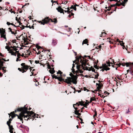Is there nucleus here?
<instances>
[{
    "label": "nucleus",
    "mask_w": 133,
    "mask_h": 133,
    "mask_svg": "<svg viewBox=\"0 0 133 133\" xmlns=\"http://www.w3.org/2000/svg\"><path fill=\"white\" fill-rule=\"evenodd\" d=\"M90 58L89 56H85L84 58H79L78 59V61L79 62V64H77V70L76 71H75V69H74L75 64H73L71 69L72 72L74 74H75V72H76L77 74V73H82L83 71L85 70H92V71H95V70L92 68L91 69L87 66H85L86 65H88V59Z\"/></svg>",
    "instance_id": "obj_1"
},
{
    "label": "nucleus",
    "mask_w": 133,
    "mask_h": 133,
    "mask_svg": "<svg viewBox=\"0 0 133 133\" xmlns=\"http://www.w3.org/2000/svg\"><path fill=\"white\" fill-rule=\"evenodd\" d=\"M27 108H21L19 110L22 111V112L19 115H15L14 112H11L10 114L12 118L15 117V115H16L18 117V118L21 120H22L23 118H24L25 120H28L30 119L34 118V116L33 112L32 111L29 112L27 111Z\"/></svg>",
    "instance_id": "obj_2"
},
{
    "label": "nucleus",
    "mask_w": 133,
    "mask_h": 133,
    "mask_svg": "<svg viewBox=\"0 0 133 133\" xmlns=\"http://www.w3.org/2000/svg\"><path fill=\"white\" fill-rule=\"evenodd\" d=\"M5 49L8 50L9 53H11V55L15 56L17 55V58L19 59L20 58L21 54L19 53V51L18 50V49L16 47L11 46L10 47L8 46H5Z\"/></svg>",
    "instance_id": "obj_3"
},
{
    "label": "nucleus",
    "mask_w": 133,
    "mask_h": 133,
    "mask_svg": "<svg viewBox=\"0 0 133 133\" xmlns=\"http://www.w3.org/2000/svg\"><path fill=\"white\" fill-rule=\"evenodd\" d=\"M63 81L68 84H71V83L75 84L77 83L76 80L77 77L76 76L73 75L70 77H67L65 79L64 78V76H65V75H63Z\"/></svg>",
    "instance_id": "obj_4"
},
{
    "label": "nucleus",
    "mask_w": 133,
    "mask_h": 133,
    "mask_svg": "<svg viewBox=\"0 0 133 133\" xmlns=\"http://www.w3.org/2000/svg\"><path fill=\"white\" fill-rule=\"evenodd\" d=\"M57 74H58L57 76L55 75H52V78L57 79L60 82L63 81V76L62 72L61 71L59 70L57 72Z\"/></svg>",
    "instance_id": "obj_5"
},
{
    "label": "nucleus",
    "mask_w": 133,
    "mask_h": 133,
    "mask_svg": "<svg viewBox=\"0 0 133 133\" xmlns=\"http://www.w3.org/2000/svg\"><path fill=\"white\" fill-rule=\"evenodd\" d=\"M21 65L22 66L21 68H18V70L22 73L26 72L28 68L30 69V66H29L25 65V63H23L21 64Z\"/></svg>",
    "instance_id": "obj_6"
},
{
    "label": "nucleus",
    "mask_w": 133,
    "mask_h": 133,
    "mask_svg": "<svg viewBox=\"0 0 133 133\" xmlns=\"http://www.w3.org/2000/svg\"><path fill=\"white\" fill-rule=\"evenodd\" d=\"M107 65L106 64H103L102 65V66L103 69L102 70H103V71L104 70L106 71L109 70L110 69L108 66H110V64H113V63L111 62L110 63L109 61L108 62L107 61Z\"/></svg>",
    "instance_id": "obj_7"
},
{
    "label": "nucleus",
    "mask_w": 133,
    "mask_h": 133,
    "mask_svg": "<svg viewBox=\"0 0 133 133\" xmlns=\"http://www.w3.org/2000/svg\"><path fill=\"white\" fill-rule=\"evenodd\" d=\"M0 34H1V37L3 38L6 41V33H5V30L3 28L0 29Z\"/></svg>",
    "instance_id": "obj_8"
},
{
    "label": "nucleus",
    "mask_w": 133,
    "mask_h": 133,
    "mask_svg": "<svg viewBox=\"0 0 133 133\" xmlns=\"http://www.w3.org/2000/svg\"><path fill=\"white\" fill-rule=\"evenodd\" d=\"M84 103V102L82 101L79 102H78L76 104V106H79V105H81L84 106V107L87 108V107L86 106H87L88 105V103L87 102H85Z\"/></svg>",
    "instance_id": "obj_9"
},
{
    "label": "nucleus",
    "mask_w": 133,
    "mask_h": 133,
    "mask_svg": "<svg viewBox=\"0 0 133 133\" xmlns=\"http://www.w3.org/2000/svg\"><path fill=\"white\" fill-rule=\"evenodd\" d=\"M49 19L48 18H47V17H46L44 19L42 20V21H38V22L39 23H40L41 24L44 25L45 24L48 23V21Z\"/></svg>",
    "instance_id": "obj_10"
},
{
    "label": "nucleus",
    "mask_w": 133,
    "mask_h": 133,
    "mask_svg": "<svg viewBox=\"0 0 133 133\" xmlns=\"http://www.w3.org/2000/svg\"><path fill=\"white\" fill-rule=\"evenodd\" d=\"M3 60H4V61H6V60L5 59L2 58V59H1L0 58V70H1L3 69V67L2 66H3Z\"/></svg>",
    "instance_id": "obj_11"
},
{
    "label": "nucleus",
    "mask_w": 133,
    "mask_h": 133,
    "mask_svg": "<svg viewBox=\"0 0 133 133\" xmlns=\"http://www.w3.org/2000/svg\"><path fill=\"white\" fill-rule=\"evenodd\" d=\"M8 30L9 31L11 32V33L12 34L15 35V34H16L17 33L16 30L14 29H12L10 28H9Z\"/></svg>",
    "instance_id": "obj_12"
},
{
    "label": "nucleus",
    "mask_w": 133,
    "mask_h": 133,
    "mask_svg": "<svg viewBox=\"0 0 133 133\" xmlns=\"http://www.w3.org/2000/svg\"><path fill=\"white\" fill-rule=\"evenodd\" d=\"M77 106H76V104H74L73 105V107L75 108V113L76 114L78 115H80V113H79V111L77 110V109L78 108L77 107Z\"/></svg>",
    "instance_id": "obj_13"
},
{
    "label": "nucleus",
    "mask_w": 133,
    "mask_h": 133,
    "mask_svg": "<svg viewBox=\"0 0 133 133\" xmlns=\"http://www.w3.org/2000/svg\"><path fill=\"white\" fill-rule=\"evenodd\" d=\"M56 9L57 10L58 12H60V13H63V14H64V10L61 6H59Z\"/></svg>",
    "instance_id": "obj_14"
},
{
    "label": "nucleus",
    "mask_w": 133,
    "mask_h": 133,
    "mask_svg": "<svg viewBox=\"0 0 133 133\" xmlns=\"http://www.w3.org/2000/svg\"><path fill=\"white\" fill-rule=\"evenodd\" d=\"M110 1H117L118 3L120 2V3H117V5L118 6H119L121 5H122L124 6V4L123 3L121 2V0H110ZM121 1H122V0H121Z\"/></svg>",
    "instance_id": "obj_15"
},
{
    "label": "nucleus",
    "mask_w": 133,
    "mask_h": 133,
    "mask_svg": "<svg viewBox=\"0 0 133 133\" xmlns=\"http://www.w3.org/2000/svg\"><path fill=\"white\" fill-rule=\"evenodd\" d=\"M71 9L72 8L71 7H68V10H69V11H68V14H70V13H71V14H69V15L68 16V17H70L71 16H73L74 15V14L72 13V11H73V10H71Z\"/></svg>",
    "instance_id": "obj_16"
},
{
    "label": "nucleus",
    "mask_w": 133,
    "mask_h": 133,
    "mask_svg": "<svg viewBox=\"0 0 133 133\" xmlns=\"http://www.w3.org/2000/svg\"><path fill=\"white\" fill-rule=\"evenodd\" d=\"M47 18H48V19H49L48 21V23L50 21H51L52 22H54L55 23H56L57 22V20L56 18H54L52 20L51 19L49 18V17H47Z\"/></svg>",
    "instance_id": "obj_17"
},
{
    "label": "nucleus",
    "mask_w": 133,
    "mask_h": 133,
    "mask_svg": "<svg viewBox=\"0 0 133 133\" xmlns=\"http://www.w3.org/2000/svg\"><path fill=\"white\" fill-rule=\"evenodd\" d=\"M127 67H132L133 66V63H131L130 62L126 63H125Z\"/></svg>",
    "instance_id": "obj_18"
},
{
    "label": "nucleus",
    "mask_w": 133,
    "mask_h": 133,
    "mask_svg": "<svg viewBox=\"0 0 133 133\" xmlns=\"http://www.w3.org/2000/svg\"><path fill=\"white\" fill-rule=\"evenodd\" d=\"M8 126L9 127L10 130L9 131L10 132V133H13V132L12 130L14 128H13L12 126L10 125H9Z\"/></svg>",
    "instance_id": "obj_19"
},
{
    "label": "nucleus",
    "mask_w": 133,
    "mask_h": 133,
    "mask_svg": "<svg viewBox=\"0 0 133 133\" xmlns=\"http://www.w3.org/2000/svg\"><path fill=\"white\" fill-rule=\"evenodd\" d=\"M57 41L56 39H53L52 40V45H56L57 43Z\"/></svg>",
    "instance_id": "obj_20"
},
{
    "label": "nucleus",
    "mask_w": 133,
    "mask_h": 133,
    "mask_svg": "<svg viewBox=\"0 0 133 133\" xmlns=\"http://www.w3.org/2000/svg\"><path fill=\"white\" fill-rule=\"evenodd\" d=\"M88 43V40L87 39H85L84 40L83 42L82 45H83L84 44H86Z\"/></svg>",
    "instance_id": "obj_21"
},
{
    "label": "nucleus",
    "mask_w": 133,
    "mask_h": 133,
    "mask_svg": "<svg viewBox=\"0 0 133 133\" xmlns=\"http://www.w3.org/2000/svg\"><path fill=\"white\" fill-rule=\"evenodd\" d=\"M96 84L98 85V87H97V89L98 90H99L100 89H101V87H102V86L101 85L99 84Z\"/></svg>",
    "instance_id": "obj_22"
},
{
    "label": "nucleus",
    "mask_w": 133,
    "mask_h": 133,
    "mask_svg": "<svg viewBox=\"0 0 133 133\" xmlns=\"http://www.w3.org/2000/svg\"><path fill=\"white\" fill-rule=\"evenodd\" d=\"M49 71L52 74H53L55 72V71L54 70V69H52V70H49Z\"/></svg>",
    "instance_id": "obj_23"
},
{
    "label": "nucleus",
    "mask_w": 133,
    "mask_h": 133,
    "mask_svg": "<svg viewBox=\"0 0 133 133\" xmlns=\"http://www.w3.org/2000/svg\"><path fill=\"white\" fill-rule=\"evenodd\" d=\"M6 24L8 25H14V26H15V27H16V26H15V25L13 23H10L8 22L6 23Z\"/></svg>",
    "instance_id": "obj_24"
},
{
    "label": "nucleus",
    "mask_w": 133,
    "mask_h": 133,
    "mask_svg": "<svg viewBox=\"0 0 133 133\" xmlns=\"http://www.w3.org/2000/svg\"><path fill=\"white\" fill-rule=\"evenodd\" d=\"M115 6V5H111V7L109 6V7H108V9H107V10L109 11L110 10V9L111 8V7L113 6Z\"/></svg>",
    "instance_id": "obj_25"
},
{
    "label": "nucleus",
    "mask_w": 133,
    "mask_h": 133,
    "mask_svg": "<svg viewBox=\"0 0 133 133\" xmlns=\"http://www.w3.org/2000/svg\"><path fill=\"white\" fill-rule=\"evenodd\" d=\"M74 10L76 11V8L75 6L72 5L71 7Z\"/></svg>",
    "instance_id": "obj_26"
},
{
    "label": "nucleus",
    "mask_w": 133,
    "mask_h": 133,
    "mask_svg": "<svg viewBox=\"0 0 133 133\" xmlns=\"http://www.w3.org/2000/svg\"><path fill=\"white\" fill-rule=\"evenodd\" d=\"M22 37V39H23L24 40V39H25V38L24 37H23V36L22 35H21L18 38V40H20V39H19V38H21V37Z\"/></svg>",
    "instance_id": "obj_27"
},
{
    "label": "nucleus",
    "mask_w": 133,
    "mask_h": 133,
    "mask_svg": "<svg viewBox=\"0 0 133 133\" xmlns=\"http://www.w3.org/2000/svg\"><path fill=\"white\" fill-rule=\"evenodd\" d=\"M96 98L94 97L91 98H90V101L92 102V101H95Z\"/></svg>",
    "instance_id": "obj_28"
},
{
    "label": "nucleus",
    "mask_w": 133,
    "mask_h": 133,
    "mask_svg": "<svg viewBox=\"0 0 133 133\" xmlns=\"http://www.w3.org/2000/svg\"><path fill=\"white\" fill-rule=\"evenodd\" d=\"M65 10H64V11L65 12H67L68 14V11H69V10H68V8L67 9L65 8Z\"/></svg>",
    "instance_id": "obj_29"
},
{
    "label": "nucleus",
    "mask_w": 133,
    "mask_h": 133,
    "mask_svg": "<svg viewBox=\"0 0 133 133\" xmlns=\"http://www.w3.org/2000/svg\"><path fill=\"white\" fill-rule=\"evenodd\" d=\"M119 43H120V44L122 45V46H123L124 45V43H123L122 41H119Z\"/></svg>",
    "instance_id": "obj_30"
},
{
    "label": "nucleus",
    "mask_w": 133,
    "mask_h": 133,
    "mask_svg": "<svg viewBox=\"0 0 133 133\" xmlns=\"http://www.w3.org/2000/svg\"><path fill=\"white\" fill-rule=\"evenodd\" d=\"M36 48L38 49H41V47L38 45H37L36 46Z\"/></svg>",
    "instance_id": "obj_31"
},
{
    "label": "nucleus",
    "mask_w": 133,
    "mask_h": 133,
    "mask_svg": "<svg viewBox=\"0 0 133 133\" xmlns=\"http://www.w3.org/2000/svg\"><path fill=\"white\" fill-rule=\"evenodd\" d=\"M11 123V122L10 121H8L7 122V125H8V126L9 125H10V123Z\"/></svg>",
    "instance_id": "obj_32"
},
{
    "label": "nucleus",
    "mask_w": 133,
    "mask_h": 133,
    "mask_svg": "<svg viewBox=\"0 0 133 133\" xmlns=\"http://www.w3.org/2000/svg\"><path fill=\"white\" fill-rule=\"evenodd\" d=\"M99 76V75L98 74H97L96 75H95V78H97Z\"/></svg>",
    "instance_id": "obj_33"
},
{
    "label": "nucleus",
    "mask_w": 133,
    "mask_h": 133,
    "mask_svg": "<svg viewBox=\"0 0 133 133\" xmlns=\"http://www.w3.org/2000/svg\"><path fill=\"white\" fill-rule=\"evenodd\" d=\"M104 34L105 35L104 36H105V35L106 34V33H105V32H102L101 34L100 35V36L101 37H102L103 36V34Z\"/></svg>",
    "instance_id": "obj_34"
},
{
    "label": "nucleus",
    "mask_w": 133,
    "mask_h": 133,
    "mask_svg": "<svg viewBox=\"0 0 133 133\" xmlns=\"http://www.w3.org/2000/svg\"><path fill=\"white\" fill-rule=\"evenodd\" d=\"M35 70V69H34L33 70H32V71L31 72V73H32V74H31L30 75V76H32V75H33V74H34V72H33V71Z\"/></svg>",
    "instance_id": "obj_35"
},
{
    "label": "nucleus",
    "mask_w": 133,
    "mask_h": 133,
    "mask_svg": "<svg viewBox=\"0 0 133 133\" xmlns=\"http://www.w3.org/2000/svg\"><path fill=\"white\" fill-rule=\"evenodd\" d=\"M39 61H35V63L36 64L39 63Z\"/></svg>",
    "instance_id": "obj_36"
},
{
    "label": "nucleus",
    "mask_w": 133,
    "mask_h": 133,
    "mask_svg": "<svg viewBox=\"0 0 133 133\" xmlns=\"http://www.w3.org/2000/svg\"><path fill=\"white\" fill-rule=\"evenodd\" d=\"M25 26H23V25H22V26L21 27V28H22V29H24V27H25Z\"/></svg>",
    "instance_id": "obj_37"
},
{
    "label": "nucleus",
    "mask_w": 133,
    "mask_h": 133,
    "mask_svg": "<svg viewBox=\"0 0 133 133\" xmlns=\"http://www.w3.org/2000/svg\"><path fill=\"white\" fill-rule=\"evenodd\" d=\"M71 28H68V31H71Z\"/></svg>",
    "instance_id": "obj_38"
},
{
    "label": "nucleus",
    "mask_w": 133,
    "mask_h": 133,
    "mask_svg": "<svg viewBox=\"0 0 133 133\" xmlns=\"http://www.w3.org/2000/svg\"><path fill=\"white\" fill-rule=\"evenodd\" d=\"M2 70H3V71L4 72H5L6 71V70L4 69L3 68L2 69Z\"/></svg>",
    "instance_id": "obj_39"
},
{
    "label": "nucleus",
    "mask_w": 133,
    "mask_h": 133,
    "mask_svg": "<svg viewBox=\"0 0 133 133\" xmlns=\"http://www.w3.org/2000/svg\"><path fill=\"white\" fill-rule=\"evenodd\" d=\"M102 45H104V44H101L100 45H99V48H101V47H102Z\"/></svg>",
    "instance_id": "obj_40"
},
{
    "label": "nucleus",
    "mask_w": 133,
    "mask_h": 133,
    "mask_svg": "<svg viewBox=\"0 0 133 133\" xmlns=\"http://www.w3.org/2000/svg\"><path fill=\"white\" fill-rule=\"evenodd\" d=\"M21 61V59H19L18 58H17L16 60V61Z\"/></svg>",
    "instance_id": "obj_41"
},
{
    "label": "nucleus",
    "mask_w": 133,
    "mask_h": 133,
    "mask_svg": "<svg viewBox=\"0 0 133 133\" xmlns=\"http://www.w3.org/2000/svg\"><path fill=\"white\" fill-rule=\"evenodd\" d=\"M51 2H52V3H52V5H53V3H54V2L55 3V2H56V1H53V0H51Z\"/></svg>",
    "instance_id": "obj_42"
},
{
    "label": "nucleus",
    "mask_w": 133,
    "mask_h": 133,
    "mask_svg": "<svg viewBox=\"0 0 133 133\" xmlns=\"http://www.w3.org/2000/svg\"><path fill=\"white\" fill-rule=\"evenodd\" d=\"M2 74L0 72V76H2Z\"/></svg>",
    "instance_id": "obj_43"
},
{
    "label": "nucleus",
    "mask_w": 133,
    "mask_h": 133,
    "mask_svg": "<svg viewBox=\"0 0 133 133\" xmlns=\"http://www.w3.org/2000/svg\"><path fill=\"white\" fill-rule=\"evenodd\" d=\"M97 115V113L95 112V115L93 116L94 117H95V116H96Z\"/></svg>",
    "instance_id": "obj_44"
},
{
    "label": "nucleus",
    "mask_w": 133,
    "mask_h": 133,
    "mask_svg": "<svg viewBox=\"0 0 133 133\" xmlns=\"http://www.w3.org/2000/svg\"><path fill=\"white\" fill-rule=\"evenodd\" d=\"M114 81H116V82H117V79H116V78H115V79Z\"/></svg>",
    "instance_id": "obj_45"
},
{
    "label": "nucleus",
    "mask_w": 133,
    "mask_h": 133,
    "mask_svg": "<svg viewBox=\"0 0 133 133\" xmlns=\"http://www.w3.org/2000/svg\"><path fill=\"white\" fill-rule=\"evenodd\" d=\"M30 28L31 29V27H30ZM31 28H32L33 29H34V26H32Z\"/></svg>",
    "instance_id": "obj_46"
},
{
    "label": "nucleus",
    "mask_w": 133,
    "mask_h": 133,
    "mask_svg": "<svg viewBox=\"0 0 133 133\" xmlns=\"http://www.w3.org/2000/svg\"><path fill=\"white\" fill-rule=\"evenodd\" d=\"M64 4H66V3H67V2H66V1H65V2H64Z\"/></svg>",
    "instance_id": "obj_47"
},
{
    "label": "nucleus",
    "mask_w": 133,
    "mask_h": 133,
    "mask_svg": "<svg viewBox=\"0 0 133 133\" xmlns=\"http://www.w3.org/2000/svg\"><path fill=\"white\" fill-rule=\"evenodd\" d=\"M74 6H75L76 7V6H78V5H77V4H75V5H74Z\"/></svg>",
    "instance_id": "obj_48"
},
{
    "label": "nucleus",
    "mask_w": 133,
    "mask_h": 133,
    "mask_svg": "<svg viewBox=\"0 0 133 133\" xmlns=\"http://www.w3.org/2000/svg\"><path fill=\"white\" fill-rule=\"evenodd\" d=\"M116 41H119V39H116Z\"/></svg>",
    "instance_id": "obj_49"
},
{
    "label": "nucleus",
    "mask_w": 133,
    "mask_h": 133,
    "mask_svg": "<svg viewBox=\"0 0 133 133\" xmlns=\"http://www.w3.org/2000/svg\"><path fill=\"white\" fill-rule=\"evenodd\" d=\"M12 120V119L11 118H10L9 121H10Z\"/></svg>",
    "instance_id": "obj_50"
},
{
    "label": "nucleus",
    "mask_w": 133,
    "mask_h": 133,
    "mask_svg": "<svg viewBox=\"0 0 133 133\" xmlns=\"http://www.w3.org/2000/svg\"><path fill=\"white\" fill-rule=\"evenodd\" d=\"M112 62H114V60H112Z\"/></svg>",
    "instance_id": "obj_51"
},
{
    "label": "nucleus",
    "mask_w": 133,
    "mask_h": 133,
    "mask_svg": "<svg viewBox=\"0 0 133 133\" xmlns=\"http://www.w3.org/2000/svg\"><path fill=\"white\" fill-rule=\"evenodd\" d=\"M80 119L81 120V121H82V118H80Z\"/></svg>",
    "instance_id": "obj_52"
},
{
    "label": "nucleus",
    "mask_w": 133,
    "mask_h": 133,
    "mask_svg": "<svg viewBox=\"0 0 133 133\" xmlns=\"http://www.w3.org/2000/svg\"><path fill=\"white\" fill-rule=\"evenodd\" d=\"M30 71H31V70H32V69H31V68H30Z\"/></svg>",
    "instance_id": "obj_53"
},
{
    "label": "nucleus",
    "mask_w": 133,
    "mask_h": 133,
    "mask_svg": "<svg viewBox=\"0 0 133 133\" xmlns=\"http://www.w3.org/2000/svg\"><path fill=\"white\" fill-rule=\"evenodd\" d=\"M84 108V107H82V108H81V109H83Z\"/></svg>",
    "instance_id": "obj_54"
},
{
    "label": "nucleus",
    "mask_w": 133,
    "mask_h": 133,
    "mask_svg": "<svg viewBox=\"0 0 133 133\" xmlns=\"http://www.w3.org/2000/svg\"><path fill=\"white\" fill-rule=\"evenodd\" d=\"M76 127H77V128H78V125H77V126H76Z\"/></svg>",
    "instance_id": "obj_55"
},
{
    "label": "nucleus",
    "mask_w": 133,
    "mask_h": 133,
    "mask_svg": "<svg viewBox=\"0 0 133 133\" xmlns=\"http://www.w3.org/2000/svg\"><path fill=\"white\" fill-rule=\"evenodd\" d=\"M105 8L106 9H107V8H108V7H106Z\"/></svg>",
    "instance_id": "obj_56"
},
{
    "label": "nucleus",
    "mask_w": 133,
    "mask_h": 133,
    "mask_svg": "<svg viewBox=\"0 0 133 133\" xmlns=\"http://www.w3.org/2000/svg\"><path fill=\"white\" fill-rule=\"evenodd\" d=\"M98 133H103L102 132H98Z\"/></svg>",
    "instance_id": "obj_57"
},
{
    "label": "nucleus",
    "mask_w": 133,
    "mask_h": 133,
    "mask_svg": "<svg viewBox=\"0 0 133 133\" xmlns=\"http://www.w3.org/2000/svg\"><path fill=\"white\" fill-rule=\"evenodd\" d=\"M26 5V4L25 5H24V6H23V7H24V6H25V5Z\"/></svg>",
    "instance_id": "obj_58"
},
{
    "label": "nucleus",
    "mask_w": 133,
    "mask_h": 133,
    "mask_svg": "<svg viewBox=\"0 0 133 133\" xmlns=\"http://www.w3.org/2000/svg\"><path fill=\"white\" fill-rule=\"evenodd\" d=\"M1 7H0V10H1Z\"/></svg>",
    "instance_id": "obj_59"
},
{
    "label": "nucleus",
    "mask_w": 133,
    "mask_h": 133,
    "mask_svg": "<svg viewBox=\"0 0 133 133\" xmlns=\"http://www.w3.org/2000/svg\"><path fill=\"white\" fill-rule=\"evenodd\" d=\"M15 42H14V41H13V43H14Z\"/></svg>",
    "instance_id": "obj_60"
},
{
    "label": "nucleus",
    "mask_w": 133,
    "mask_h": 133,
    "mask_svg": "<svg viewBox=\"0 0 133 133\" xmlns=\"http://www.w3.org/2000/svg\"><path fill=\"white\" fill-rule=\"evenodd\" d=\"M39 52L41 53V52L40 51H39Z\"/></svg>",
    "instance_id": "obj_61"
},
{
    "label": "nucleus",
    "mask_w": 133,
    "mask_h": 133,
    "mask_svg": "<svg viewBox=\"0 0 133 133\" xmlns=\"http://www.w3.org/2000/svg\"><path fill=\"white\" fill-rule=\"evenodd\" d=\"M112 66H114V65L113 64H112Z\"/></svg>",
    "instance_id": "obj_62"
},
{
    "label": "nucleus",
    "mask_w": 133,
    "mask_h": 133,
    "mask_svg": "<svg viewBox=\"0 0 133 133\" xmlns=\"http://www.w3.org/2000/svg\"><path fill=\"white\" fill-rule=\"evenodd\" d=\"M2 1V0H0V2H1Z\"/></svg>",
    "instance_id": "obj_63"
},
{
    "label": "nucleus",
    "mask_w": 133,
    "mask_h": 133,
    "mask_svg": "<svg viewBox=\"0 0 133 133\" xmlns=\"http://www.w3.org/2000/svg\"><path fill=\"white\" fill-rule=\"evenodd\" d=\"M86 28V27H84V28L85 29Z\"/></svg>",
    "instance_id": "obj_64"
}]
</instances>
